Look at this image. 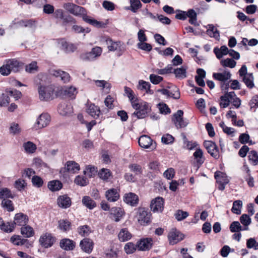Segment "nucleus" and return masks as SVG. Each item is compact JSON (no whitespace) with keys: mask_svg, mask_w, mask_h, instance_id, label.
Masks as SVG:
<instances>
[{"mask_svg":"<svg viewBox=\"0 0 258 258\" xmlns=\"http://www.w3.org/2000/svg\"><path fill=\"white\" fill-rule=\"evenodd\" d=\"M179 13L175 15V18L180 20H185L187 17L189 18L188 22L195 26H199L197 22V13L194 9H189L187 12L178 11Z\"/></svg>","mask_w":258,"mask_h":258,"instance_id":"1","label":"nucleus"},{"mask_svg":"<svg viewBox=\"0 0 258 258\" xmlns=\"http://www.w3.org/2000/svg\"><path fill=\"white\" fill-rule=\"evenodd\" d=\"M183 113L182 110H178L172 115L171 120L177 129L184 128L189 123L188 119L183 118Z\"/></svg>","mask_w":258,"mask_h":258,"instance_id":"2","label":"nucleus"},{"mask_svg":"<svg viewBox=\"0 0 258 258\" xmlns=\"http://www.w3.org/2000/svg\"><path fill=\"white\" fill-rule=\"evenodd\" d=\"M152 214L148 209L140 207L138 209L137 217L138 222L141 225H146L151 222Z\"/></svg>","mask_w":258,"mask_h":258,"instance_id":"3","label":"nucleus"},{"mask_svg":"<svg viewBox=\"0 0 258 258\" xmlns=\"http://www.w3.org/2000/svg\"><path fill=\"white\" fill-rule=\"evenodd\" d=\"M139 105L138 108H134L136 110L133 113V115L136 116L138 119H143L148 116V114L151 110V107L147 102H143L141 103L137 102Z\"/></svg>","mask_w":258,"mask_h":258,"instance_id":"4","label":"nucleus"},{"mask_svg":"<svg viewBox=\"0 0 258 258\" xmlns=\"http://www.w3.org/2000/svg\"><path fill=\"white\" fill-rule=\"evenodd\" d=\"M54 89L50 86L40 85L38 88L39 99L45 101L52 100L54 98Z\"/></svg>","mask_w":258,"mask_h":258,"instance_id":"5","label":"nucleus"},{"mask_svg":"<svg viewBox=\"0 0 258 258\" xmlns=\"http://www.w3.org/2000/svg\"><path fill=\"white\" fill-rule=\"evenodd\" d=\"M106 41L108 45V50L111 51H117L118 56L121 55L125 50L123 43L120 41H113L111 38H108Z\"/></svg>","mask_w":258,"mask_h":258,"instance_id":"6","label":"nucleus"},{"mask_svg":"<svg viewBox=\"0 0 258 258\" xmlns=\"http://www.w3.org/2000/svg\"><path fill=\"white\" fill-rule=\"evenodd\" d=\"M56 241V237L51 233L46 232L42 234L39 239L40 245L45 248L51 247Z\"/></svg>","mask_w":258,"mask_h":258,"instance_id":"7","label":"nucleus"},{"mask_svg":"<svg viewBox=\"0 0 258 258\" xmlns=\"http://www.w3.org/2000/svg\"><path fill=\"white\" fill-rule=\"evenodd\" d=\"M169 244L173 245L184 238V235L176 228H172L167 235Z\"/></svg>","mask_w":258,"mask_h":258,"instance_id":"8","label":"nucleus"},{"mask_svg":"<svg viewBox=\"0 0 258 258\" xmlns=\"http://www.w3.org/2000/svg\"><path fill=\"white\" fill-rule=\"evenodd\" d=\"M51 117L47 113H43L38 117L33 128L36 130L47 126L50 123Z\"/></svg>","mask_w":258,"mask_h":258,"instance_id":"9","label":"nucleus"},{"mask_svg":"<svg viewBox=\"0 0 258 258\" xmlns=\"http://www.w3.org/2000/svg\"><path fill=\"white\" fill-rule=\"evenodd\" d=\"M204 146L210 155L215 159L219 158V150L218 146L214 142L211 141H205L204 142Z\"/></svg>","mask_w":258,"mask_h":258,"instance_id":"10","label":"nucleus"},{"mask_svg":"<svg viewBox=\"0 0 258 258\" xmlns=\"http://www.w3.org/2000/svg\"><path fill=\"white\" fill-rule=\"evenodd\" d=\"M80 169L78 163L74 161H68L66 162L64 167L60 169L59 173L66 175L68 172L76 173Z\"/></svg>","mask_w":258,"mask_h":258,"instance_id":"11","label":"nucleus"},{"mask_svg":"<svg viewBox=\"0 0 258 258\" xmlns=\"http://www.w3.org/2000/svg\"><path fill=\"white\" fill-rule=\"evenodd\" d=\"M153 140L147 135L141 136L138 140L139 146L143 148L151 149L152 150H154L156 147V143L154 142L153 143Z\"/></svg>","mask_w":258,"mask_h":258,"instance_id":"12","label":"nucleus"},{"mask_svg":"<svg viewBox=\"0 0 258 258\" xmlns=\"http://www.w3.org/2000/svg\"><path fill=\"white\" fill-rule=\"evenodd\" d=\"M153 240L151 237L142 238L137 242L138 250L148 251L152 248Z\"/></svg>","mask_w":258,"mask_h":258,"instance_id":"13","label":"nucleus"},{"mask_svg":"<svg viewBox=\"0 0 258 258\" xmlns=\"http://www.w3.org/2000/svg\"><path fill=\"white\" fill-rule=\"evenodd\" d=\"M64 8L70 13L75 16H80L86 13L84 8L71 3L65 4Z\"/></svg>","mask_w":258,"mask_h":258,"instance_id":"14","label":"nucleus"},{"mask_svg":"<svg viewBox=\"0 0 258 258\" xmlns=\"http://www.w3.org/2000/svg\"><path fill=\"white\" fill-rule=\"evenodd\" d=\"M29 221L28 216L22 213H19L15 214L14 222L11 223V225H9L10 227L12 226L14 227V229L16 225L22 227L27 225Z\"/></svg>","mask_w":258,"mask_h":258,"instance_id":"15","label":"nucleus"},{"mask_svg":"<svg viewBox=\"0 0 258 258\" xmlns=\"http://www.w3.org/2000/svg\"><path fill=\"white\" fill-rule=\"evenodd\" d=\"M164 199L158 197L151 201L150 208L154 212H162L164 209Z\"/></svg>","mask_w":258,"mask_h":258,"instance_id":"16","label":"nucleus"},{"mask_svg":"<svg viewBox=\"0 0 258 258\" xmlns=\"http://www.w3.org/2000/svg\"><path fill=\"white\" fill-rule=\"evenodd\" d=\"M94 244V242L91 239L85 238L80 241V246L83 251L90 253L93 250Z\"/></svg>","mask_w":258,"mask_h":258,"instance_id":"17","label":"nucleus"},{"mask_svg":"<svg viewBox=\"0 0 258 258\" xmlns=\"http://www.w3.org/2000/svg\"><path fill=\"white\" fill-rule=\"evenodd\" d=\"M124 92L125 95L128 98L133 108H138V104L137 102L139 101V99L136 97L135 94L133 90L130 87L127 86L124 87Z\"/></svg>","mask_w":258,"mask_h":258,"instance_id":"18","label":"nucleus"},{"mask_svg":"<svg viewBox=\"0 0 258 258\" xmlns=\"http://www.w3.org/2000/svg\"><path fill=\"white\" fill-rule=\"evenodd\" d=\"M139 197L134 192L125 194L123 196V201L133 207L136 206L139 203Z\"/></svg>","mask_w":258,"mask_h":258,"instance_id":"19","label":"nucleus"},{"mask_svg":"<svg viewBox=\"0 0 258 258\" xmlns=\"http://www.w3.org/2000/svg\"><path fill=\"white\" fill-rule=\"evenodd\" d=\"M7 62L11 72L13 71L14 73L19 72L24 65V63L15 58L10 59Z\"/></svg>","mask_w":258,"mask_h":258,"instance_id":"20","label":"nucleus"},{"mask_svg":"<svg viewBox=\"0 0 258 258\" xmlns=\"http://www.w3.org/2000/svg\"><path fill=\"white\" fill-rule=\"evenodd\" d=\"M57 203L59 207L67 209L72 205L71 199L67 195L59 196L57 199Z\"/></svg>","mask_w":258,"mask_h":258,"instance_id":"21","label":"nucleus"},{"mask_svg":"<svg viewBox=\"0 0 258 258\" xmlns=\"http://www.w3.org/2000/svg\"><path fill=\"white\" fill-rule=\"evenodd\" d=\"M73 107L70 103L62 102L60 103L57 107V111L58 113L62 115L66 116L72 113Z\"/></svg>","mask_w":258,"mask_h":258,"instance_id":"22","label":"nucleus"},{"mask_svg":"<svg viewBox=\"0 0 258 258\" xmlns=\"http://www.w3.org/2000/svg\"><path fill=\"white\" fill-rule=\"evenodd\" d=\"M193 156L194 157L196 162L194 166L197 167L198 170L205 161V158L203 156V152L201 149H198L194 152Z\"/></svg>","mask_w":258,"mask_h":258,"instance_id":"23","label":"nucleus"},{"mask_svg":"<svg viewBox=\"0 0 258 258\" xmlns=\"http://www.w3.org/2000/svg\"><path fill=\"white\" fill-rule=\"evenodd\" d=\"M75 242L69 238H63L60 241V247L65 250H72L75 247Z\"/></svg>","mask_w":258,"mask_h":258,"instance_id":"24","label":"nucleus"},{"mask_svg":"<svg viewBox=\"0 0 258 258\" xmlns=\"http://www.w3.org/2000/svg\"><path fill=\"white\" fill-rule=\"evenodd\" d=\"M105 197L109 202H116L119 198V194L115 188H111L107 190L105 193Z\"/></svg>","mask_w":258,"mask_h":258,"instance_id":"25","label":"nucleus"},{"mask_svg":"<svg viewBox=\"0 0 258 258\" xmlns=\"http://www.w3.org/2000/svg\"><path fill=\"white\" fill-rule=\"evenodd\" d=\"M110 214L114 218V221L119 222L124 214V211L119 207H114L110 209Z\"/></svg>","mask_w":258,"mask_h":258,"instance_id":"26","label":"nucleus"},{"mask_svg":"<svg viewBox=\"0 0 258 258\" xmlns=\"http://www.w3.org/2000/svg\"><path fill=\"white\" fill-rule=\"evenodd\" d=\"M118 237L120 241L125 242L132 238V234L128 231L127 228H122L119 231Z\"/></svg>","mask_w":258,"mask_h":258,"instance_id":"27","label":"nucleus"},{"mask_svg":"<svg viewBox=\"0 0 258 258\" xmlns=\"http://www.w3.org/2000/svg\"><path fill=\"white\" fill-rule=\"evenodd\" d=\"M87 112L93 118L96 119L99 116L100 110L98 106H96L94 104H91L89 106Z\"/></svg>","mask_w":258,"mask_h":258,"instance_id":"28","label":"nucleus"},{"mask_svg":"<svg viewBox=\"0 0 258 258\" xmlns=\"http://www.w3.org/2000/svg\"><path fill=\"white\" fill-rule=\"evenodd\" d=\"M37 21L33 19L28 20H21L16 23V24L19 25L20 27L33 28L36 27L37 24Z\"/></svg>","mask_w":258,"mask_h":258,"instance_id":"29","label":"nucleus"},{"mask_svg":"<svg viewBox=\"0 0 258 258\" xmlns=\"http://www.w3.org/2000/svg\"><path fill=\"white\" fill-rule=\"evenodd\" d=\"M58 223V228L63 232H68L71 229L72 223L67 219H61Z\"/></svg>","mask_w":258,"mask_h":258,"instance_id":"30","label":"nucleus"},{"mask_svg":"<svg viewBox=\"0 0 258 258\" xmlns=\"http://www.w3.org/2000/svg\"><path fill=\"white\" fill-rule=\"evenodd\" d=\"M48 188L52 191H58L62 187V183L58 180H53L48 182Z\"/></svg>","mask_w":258,"mask_h":258,"instance_id":"31","label":"nucleus"},{"mask_svg":"<svg viewBox=\"0 0 258 258\" xmlns=\"http://www.w3.org/2000/svg\"><path fill=\"white\" fill-rule=\"evenodd\" d=\"M208 29L206 31V33L211 37H214L216 39L220 38V32L217 29L215 28L213 24H209L208 25Z\"/></svg>","mask_w":258,"mask_h":258,"instance_id":"32","label":"nucleus"},{"mask_svg":"<svg viewBox=\"0 0 258 258\" xmlns=\"http://www.w3.org/2000/svg\"><path fill=\"white\" fill-rule=\"evenodd\" d=\"M15 195L12 194L11 190L7 187H3L0 189V199L8 200V199H14Z\"/></svg>","mask_w":258,"mask_h":258,"instance_id":"33","label":"nucleus"},{"mask_svg":"<svg viewBox=\"0 0 258 258\" xmlns=\"http://www.w3.org/2000/svg\"><path fill=\"white\" fill-rule=\"evenodd\" d=\"M63 94L68 97L73 99L76 98V96L78 93L76 88L73 86L66 88L62 90Z\"/></svg>","mask_w":258,"mask_h":258,"instance_id":"34","label":"nucleus"},{"mask_svg":"<svg viewBox=\"0 0 258 258\" xmlns=\"http://www.w3.org/2000/svg\"><path fill=\"white\" fill-rule=\"evenodd\" d=\"M53 75L56 77H60L63 83H66L70 81V76L69 73L61 70L54 71Z\"/></svg>","mask_w":258,"mask_h":258,"instance_id":"35","label":"nucleus"},{"mask_svg":"<svg viewBox=\"0 0 258 258\" xmlns=\"http://www.w3.org/2000/svg\"><path fill=\"white\" fill-rule=\"evenodd\" d=\"M82 203L87 208L92 210L96 207V202L89 196H85L83 198Z\"/></svg>","mask_w":258,"mask_h":258,"instance_id":"36","label":"nucleus"},{"mask_svg":"<svg viewBox=\"0 0 258 258\" xmlns=\"http://www.w3.org/2000/svg\"><path fill=\"white\" fill-rule=\"evenodd\" d=\"M21 233L24 237L29 238L34 235V231L30 226L26 225L21 228Z\"/></svg>","mask_w":258,"mask_h":258,"instance_id":"37","label":"nucleus"},{"mask_svg":"<svg viewBox=\"0 0 258 258\" xmlns=\"http://www.w3.org/2000/svg\"><path fill=\"white\" fill-rule=\"evenodd\" d=\"M253 79L252 73H248L246 76L243 77L242 81L244 83L247 87L251 89L254 86Z\"/></svg>","mask_w":258,"mask_h":258,"instance_id":"38","label":"nucleus"},{"mask_svg":"<svg viewBox=\"0 0 258 258\" xmlns=\"http://www.w3.org/2000/svg\"><path fill=\"white\" fill-rule=\"evenodd\" d=\"M186 68L182 66L180 68L174 69L173 73L175 74L176 78L182 79L186 77Z\"/></svg>","mask_w":258,"mask_h":258,"instance_id":"39","label":"nucleus"},{"mask_svg":"<svg viewBox=\"0 0 258 258\" xmlns=\"http://www.w3.org/2000/svg\"><path fill=\"white\" fill-rule=\"evenodd\" d=\"M62 25L64 27H67L71 25L76 23V21L75 18L69 14H66L62 18Z\"/></svg>","mask_w":258,"mask_h":258,"instance_id":"40","label":"nucleus"},{"mask_svg":"<svg viewBox=\"0 0 258 258\" xmlns=\"http://www.w3.org/2000/svg\"><path fill=\"white\" fill-rule=\"evenodd\" d=\"M229 229L231 232H236L242 230H248V228L247 227L242 228L238 221H233L231 223Z\"/></svg>","mask_w":258,"mask_h":258,"instance_id":"41","label":"nucleus"},{"mask_svg":"<svg viewBox=\"0 0 258 258\" xmlns=\"http://www.w3.org/2000/svg\"><path fill=\"white\" fill-rule=\"evenodd\" d=\"M77 231L79 235L84 237L89 235L92 232L90 227L87 225L78 227Z\"/></svg>","mask_w":258,"mask_h":258,"instance_id":"42","label":"nucleus"},{"mask_svg":"<svg viewBox=\"0 0 258 258\" xmlns=\"http://www.w3.org/2000/svg\"><path fill=\"white\" fill-rule=\"evenodd\" d=\"M111 174L109 169L103 168L98 172V175L101 179L107 181Z\"/></svg>","mask_w":258,"mask_h":258,"instance_id":"43","label":"nucleus"},{"mask_svg":"<svg viewBox=\"0 0 258 258\" xmlns=\"http://www.w3.org/2000/svg\"><path fill=\"white\" fill-rule=\"evenodd\" d=\"M131 171L134 172L135 175H141L143 174V169L142 166L138 164H131L128 166Z\"/></svg>","mask_w":258,"mask_h":258,"instance_id":"44","label":"nucleus"},{"mask_svg":"<svg viewBox=\"0 0 258 258\" xmlns=\"http://www.w3.org/2000/svg\"><path fill=\"white\" fill-rule=\"evenodd\" d=\"M38 71V67L36 61L25 66V71L30 74H33Z\"/></svg>","mask_w":258,"mask_h":258,"instance_id":"45","label":"nucleus"},{"mask_svg":"<svg viewBox=\"0 0 258 258\" xmlns=\"http://www.w3.org/2000/svg\"><path fill=\"white\" fill-rule=\"evenodd\" d=\"M137 248H138L137 244H135L134 243L131 242L126 243L124 246V251L127 254L134 253Z\"/></svg>","mask_w":258,"mask_h":258,"instance_id":"46","label":"nucleus"},{"mask_svg":"<svg viewBox=\"0 0 258 258\" xmlns=\"http://www.w3.org/2000/svg\"><path fill=\"white\" fill-rule=\"evenodd\" d=\"M97 168L94 166L88 165L84 171V173L89 177H94L97 173Z\"/></svg>","mask_w":258,"mask_h":258,"instance_id":"47","label":"nucleus"},{"mask_svg":"<svg viewBox=\"0 0 258 258\" xmlns=\"http://www.w3.org/2000/svg\"><path fill=\"white\" fill-rule=\"evenodd\" d=\"M131 6L127 8L134 13H136L138 9L142 7V4L140 0H130Z\"/></svg>","mask_w":258,"mask_h":258,"instance_id":"48","label":"nucleus"},{"mask_svg":"<svg viewBox=\"0 0 258 258\" xmlns=\"http://www.w3.org/2000/svg\"><path fill=\"white\" fill-rule=\"evenodd\" d=\"M242 206V202L240 200H236L233 203L231 211L236 214L239 215L241 213V209Z\"/></svg>","mask_w":258,"mask_h":258,"instance_id":"49","label":"nucleus"},{"mask_svg":"<svg viewBox=\"0 0 258 258\" xmlns=\"http://www.w3.org/2000/svg\"><path fill=\"white\" fill-rule=\"evenodd\" d=\"M220 63L224 67L233 68L235 67L236 62L232 58H227L225 59H222Z\"/></svg>","mask_w":258,"mask_h":258,"instance_id":"50","label":"nucleus"},{"mask_svg":"<svg viewBox=\"0 0 258 258\" xmlns=\"http://www.w3.org/2000/svg\"><path fill=\"white\" fill-rule=\"evenodd\" d=\"M23 147L27 153H33L36 150V146L33 142L28 141L25 143Z\"/></svg>","mask_w":258,"mask_h":258,"instance_id":"51","label":"nucleus"},{"mask_svg":"<svg viewBox=\"0 0 258 258\" xmlns=\"http://www.w3.org/2000/svg\"><path fill=\"white\" fill-rule=\"evenodd\" d=\"M1 205L3 208L6 209L9 212H12L14 210V206L11 200L4 199Z\"/></svg>","mask_w":258,"mask_h":258,"instance_id":"52","label":"nucleus"},{"mask_svg":"<svg viewBox=\"0 0 258 258\" xmlns=\"http://www.w3.org/2000/svg\"><path fill=\"white\" fill-rule=\"evenodd\" d=\"M27 186V183L25 180L22 179H18L16 180L14 183L15 187L19 191H22L25 189Z\"/></svg>","mask_w":258,"mask_h":258,"instance_id":"53","label":"nucleus"},{"mask_svg":"<svg viewBox=\"0 0 258 258\" xmlns=\"http://www.w3.org/2000/svg\"><path fill=\"white\" fill-rule=\"evenodd\" d=\"M248 158L249 161H251L253 165L258 164V154L256 151L251 150L249 152Z\"/></svg>","mask_w":258,"mask_h":258,"instance_id":"54","label":"nucleus"},{"mask_svg":"<svg viewBox=\"0 0 258 258\" xmlns=\"http://www.w3.org/2000/svg\"><path fill=\"white\" fill-rule=\"evenodd\" d=\"M74 182L76 184L82 186H86L88 183V181L86 177L81 176L80 175H78L76 177L74 180Z\"/></svg>","mask_w":258,"mask_h":258,"instance_id":"55","label":"nucleus"},{"mask_svg":"<svg viewBox=\"0 0 258 258\" xmlns=\"http://www.w3.org/2000/svg\"><path fill=\"white\" fill-rule=\"evenodd\" d=\"M32 182L33 186L38 188L42 187L44 183L42 178L38 175L32 177Z\"/></svg>","mask_w":258,"mask_h":258,"instance_id":"56","label":"nucleus"},{"mask_svg":"<svg viewBox=\"0 0 258 258\" xmlns=\"http://www.w3.org/2000/svg\"><path fill=\"white\" fill-rule=\"evenodd\" d=\"M183 144L188 150H192L197 147L198 144L196 142L192 143L188 141L186 136L183 134Z\"/></svg>","mask_w":258,"mask_h":258,"instance_id":"57","label":"nucleus"},{"mask_svg":"<svg viewBox=\"0 0 258 258\" xmlns=\"http://www.w3.org/2000/svg\"><path fill=\"white\" fill-rule=\"evenodd\" d=\"M10 98L7 94L3 93L0 97V106L5 107L10 103Z\"/></svg>","mask_w":258,"mask_h":258,"instance_id":"58","label":"nucleus"},{"mask_svg":"<svg viewBox=\"0 0 258 258\" xmlns=\"http://www.w3.org/2000/svg\"><path fill=\"white\" fill-rule=\"evenodd\" d=\"M188 215L189 214L188 212L181 210H178L176 211L174 216L177 221H182L188 217Z\"/></svg>","mask_w":258,"mask_h":258,"instance_id":"59","label":"nucleus"},{"mask_svg":"<svg viewBox=\"0 0 258 258\" xmlns=\"http://www.w3.org/2000/svg\"><path fill=\"white\" fill-rule=\"evenodd\" d=\"M221 102L219 105L221 108H226L230 104V99L224 94L220 97Z\"/></svg>","mask_w":258,"mask_h":258,"instance_id":"60","label":"nucleus"},{"mask_svg":"<svg viewBox=\"0 0 258 258\" xmlns=\"http://www.w3.org/2000/svg\"><path fill=\"white\" fill-rule=\"evenodd\" d=\"M161 141L165 144H171L174 142V138L172 135L167 134L162 136Z\"/></svg>","mask_w":258,"mask_h":258,"instance_id":"61","label":"nucleus"},{"mask_svg":"<svg viewBox=\"0 0 258 258\" xmlns=\"http://www.w3.org/2000/svg\"><path fill=\"white\" fill-rule=\"evenodd\" d=\"M160 112L161 114H167L171 112V110L168 105L165 103H160L158 104Z\"/></svg>","mask_w":258,"mask_h":258,"instance_id":"62","label":"nucleus"},{"mask_svg":"<svg viewBox=\"0 0 258 258\" xmlns=\"http://www.w3.org/2000/svg\"><path fill=\"white\" fill-rule=\"evenodd\" d=\"M240 221L242 225L246 226L245 227H247L251 223V218L246 214L241 215Z\"/></svg>","mask_w":258,"mask_h":258,"instance_id":"63","label":"nucleus"},{"mask_svg":"<svg viewBox=\"0 0 258 258\" xmlns=\"http://www.w3.org/2000/svg\"><path fill=\"white\" fill-rule=\"evenodd\" d=\"M163 80L162 77L155 75V74H151L150 75V80L152 83L153 84H158L160 82H161Z\"/></svg>","mask_w":258,"mask_h":258,"instance_id":"64","label":"nucleus"}]
</instances>
